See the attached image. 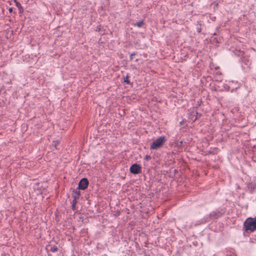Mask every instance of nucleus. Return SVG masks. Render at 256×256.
Wrapping results in <instances>:
<instances>
[{
    "label": "nucleus",
    "mask_w": 256,
    "mask_h": 256,
    "mask_svg": "<svg viewBox=\"0 0 256 256\" xmlns=\"http://www.w3.org/2000/svg\"><path fill=\"white\" fill-rule=\"evenodd\" d=\"M244 232H253L256 230V216L254 218H248L244 223Z\"/></svg>",
    "instance_id": "obj_1"
},
{
    "label": "nucleus",
    "mask_w": 256,
    "mask_h": 256,
    "mask_svg": "<svg viewBox=\"0 0 256 256\" xmlns=\"http://www.w3.org/2000/svg\"><path fill=\"white\" fill-rule=\"evenodd\" d=\"M166 138L164 136H161L154 140L150 146V150H156L161 148L166 142Z\"/></svg>",
    "instance_id": "obj_2"
},
{
    "label": "nucleus",
    "mask_w": 256,
    "mask_h": 256,
    "mask_svg": "<svg viewBox=\"0 0 256 256\" xmlns=\"http://www.w3.org/2000/svg\"><path fill=\"white\" fill-rule=\"evenodd\" d=\"M225 212V211L222 209H216L210 212L206 217L208 220H214L221 217Z\"/></svg>",
    "instance_id": "obj_3"
},
{
    "label": "nucleus",
    "mask_w": 256,
    "mask_h": 256,
    "mask_svg": "<svg viewBox=\"0 0 256 256\" xmlns=\"http://www.w3.org/2000/svg\"><path fill=\"white\" fill-rule=\"evenodd\" d=\"M130 171L134 174H140L142 172V167L140 164H134L130 166Z\"/></svg>",
    "instance_id": "obj_4"
},
{
    "label": "nucleus",
    "mask_w": 256,
    "mask_h": 256,
    "mask_svg": "<svg viewBox=\"0 0 256 256\" xmlns=\"http://www.w3.org/2000/svg\"><path fill=\"white\" fill-rule=\"evenodd\" d=\"M88 184L89 182L88 180L86 178H82L79 182L78 188L79 190H85L86 188H87Z\"/></svg>",
    "instance_id": "obj_5"
},
{
    "label": "nucleus",
    "mask_w": 256,
    "mask_h": 256,
    "mask_svg": "<svg viewBox=\"0 0 256 256\" xmlns=\"http://www.w3.org/2000/svg\"><path fill=\"white\" fill-rule=\"evenodd\" d=\"M242 63V66L244 68H248L250 65V62L248 58L246 56H243L240 58Z\"/></svg>",
    "instance_id": "obj_6"
},
{
    "label": "nucleus",
    "mask_w": 256,
    "mask_h": 256,
    "mask_svg": "<svg viewBox=\"0 0 256 256\" xmlns=\"http://www.w3.org/2000/svg\"><path fill=\"white\" fill-rule=\"evenodd\" d=\"M228 86L230 88H231L232 90H233L234 89H237L240 86V83L234 81L230 82Z\"/></svg>",
    "instance_id": "obj_7"
},
{
    "label": "nucleus",
    "mask_w": 256,
    "mask_h": 256,
    "mask_svg": "<svg viewBox=\"0 0 256 256\" xmlns=\"http://www.w3.org/2000/svg\"><path fill=\"white\" fill-rule=\"evenodd\" d=\"M80 190L78 188L76 189H74L72 192V195L73 198H79L80 196Z\"/></svg>",
    "instance_id": "obj_8"
},
{
    "label": "nucleus",
    "mask_w": 256,
    "mask_h": 256,
    "mask_svg": "<svg viewBox=\"0 0 256 256\" xmlns=\"http://www.w3.org/2000/svg\"><path fill=\"white\" fill-rule=\"evenodd\" d=\"M247 187L250 193H252L256 188V184L253 183H249L248 184Z\"/></svg>",
    "instance_id": "obj_9"
},
{
    "label": "nucleus",
    "mask_w": 256,
    "mask_h": 256,
    "mask_svg": "<svg viewBox=\"0 0 256 256\" xmlns=\"http://www.w3.org/2000/svg\"><path fill=\"white\" fill-rule=\"evenodd\" d=\"M14 2L16 4V7L18 8L20 12V13L23 12L24 10H23V8H22L21 4L19 2H17L16 0H14Z\"/></svg>",
    "instance_id": "obj_10"
},
{
    "label": "nucleus",
    "mask_w": 256,
    "mask_h": 256,
    "mask_svg": "<svg viewBox=\"0 0 256 256\" xmlns=\"http://www.w3.org/2000/svg\"><path fill=\"white\" fill-rule=\"evenodd\" d=\"M130 76L128 74L124 77V82L126 83L127 84H130L131 82L129 80Z\"/></svg>",
    "instance_id": "obj_11"
},
{
    "label": "nucleus",
    "mask_w": 256,
    "mask_h": 256,
    "mask_svg": "<svg viewBox=\"0 0 256 256\" xmlns=\"http://www.w3.org/2000/svg\"><path fill=\"white\" fill-rule=\"evenodd\" d=\"M223 256H236L232 250H226L224 253Z\"/></svg>",
    "instance_id": "obj_12"
},
{
    "label": "nucleus",
    "mask_w": 256,
    "mask_h": 256,
    "mask_svg": "<svg viewBox=\"0 0 256 256\" xmlns=\"http://www.w3.org/2000/svg\"><path fill=\"white\" fill-rule=\"evenodd\" d=\"M144 24V21L140 20V21L138 22L136 24H134V26H136L138 28H140Z\"/></svg>",
    "instance_id": "obj_13"
},
{
    "label": "nucleus",
    "mask_w": 256,
    "mask_h": 256,
    "mask_svg": "<svg viewBox=\"0 0 256 256\" xmlns=\"http://www.w3.org/2000/svg\"><path fill=\"white\" fill-rule=\"evenodd\" d=\"M253 160L256 162V146L253 150V156L252 157Z\"/></svg>",
    "instance_id": "obj_14"
},
{
    "label": "nucleus",
    "mask_w": 256,
    "mask_h": 256,
    "mask_svg": "<svg viewBox=\"0 0 256 256\" xmlns=\"http://www.w3.org/2000/svg\"><path fill=\"white\" fill-rule=\"evenodd\" d=\"M58 247L54 245L51 246L50 250L51 252H54L58 251Z\"/></svg>",
    "instance_id": "obj_15"
},
{
    "label": "nucleus",
    "mask_w": 256,
    "mask_h": 256,
    "mask_svg": "<svg viewBox=\"0 0 256 256\" xmlns=\"http://www.w3.org/2000/svg\"><path fill=\"white\" fill-rule=\"evenodd\" d=\"M74 198V200H72V204H75L76 205V204H77V200L78 198Z\"/></svg>",
    "instance_id": "obj_16"
},
{
    "label": "nucleus",
    "mask_w": 256,
    "mask_h": 256,
    "mask_svg": "<svg viewBox=\"0 0 256 256\" xmlns=\"http://www.w3.org/2000/svg\"><path fill=\"white\" fill-rule=\"evenodd\" d=\"M136 54V52H133L132 53L130 54V60H132V58H133V56H135Z\"/></svg>",
    "instance_id": "obj_17"
},
{
    "label": "nucleus",
    "mask_w": 256,
    "mask_h": 256,
    "mask_svg": "<svg viewBox=\"0 0 256 256\" xmlns=\"http://www.w3.org/2000/svg\"><path fill=\"white\" fill-rule=\"evenodd\" d=\"M150 159L151 156H150L146 155L144 158V160H146L147 161L149 160Z\"/></svg>",
    "instance_id": "obj_18"
},
{
    "label": "nucleus",
    "mask_w": 256,
    "mask_h": 256,
    "mask_svg": "<svg viewBox=\"0 0 256 256\" xmlns=\"http://www.w3.org/2000/svg\"><path fill=\"white\" fill-rule=\"evenodd\" d=\"M54 144L53 145L54 146V148H56V145L58 144V141H54Z\"/></svg>",
    "instance_id": "obj_19"
},
{
    "label": "nucleus",
    "mask_w": 256,
    "mask_h": 256,
    "mask_svg": "<svg viewBox=\"0 0 256 256\" xmlns=\"http://www.w3.org/2000/svg\"><path fill=\"white\" fill-rule=\"evenodd\" d=\"M196 31L198 33H200L201 32V28L200 27H198Z\"/></svg>",
    "instance_id": "obj_20"
},
{
    "label": "nucleus",
    "mask_w": 256,
    "mask_h": 256,
    "mask_svg": "<svg viewBox=\"0 0 256 256\" xmlns=\"http://www.w3.org/2000/svg\"><path fill=\"white\" fill-rule=\"evenodd\" d=\"M72 209L73 210H76V205L75 204H72Z\"/></svg>",
    "instance_id": "obj_21"
},
{
    "label": "nucleus",
    "mask_w": 256,
    "mask_h": 256,
    "mask_svg": "<svg viewBox=\"0 0 256 256\" xmlns=\"http://www.w3.org/2000/svg\"><path fill=\"white\" fill-rule=\"evenodd\" d=\"M100 26H98L96 28V31L100 32Z\"/></svg>",
    "instance_id": "obj_22"
},
{
    "label": "nucleus",
    "mask_w": 256,
    "mask_h": 256,
    "mask_svg": "<svg viewBox=\"0 0 256 256\" xmlns=\"http://www.w3.org/2000/svg\"><path fill=\"white\" fill-rule=\"evenodd\" d=\"M182 144V141L178 142V146H181Z\"/></svg>",
    "instance_id": "obj_23"
},
{
    "label": "nucleus",
    "mask_w": 256,
    "mask_h": 256,
    "mask_svg": "<svg viewBox=\"0 0 256 256\" xmlns=\"http://www.w3.org/2000/svg\"><path fill=\"white\" fill-rule=\"evenodd\" d=\"M196 118H195L194 120H196L198 118V117H197V116H200V114H199L198 112H196Z\"/></svg>",
    "instance_id": "obj_24"
},
{
    "label": "nucleus",
    "mask_w": 256,
    "mask_h": 256,
    "mask_svg": "<svg viewBox=\"0 0 256 256\" xmlns=\"http://www.w3.org/2000/svg\"><path fill=\"white\" fill-rule=\"evenodd\" d=\"M222 80V78H218L216 79V80L218 82H221Z\"/></svg>",
    "instance_id": "obj_25"
},
{
    "label": "nucleus",
    "mask_w": 256,
    "mask_h": 256,
    "mask_svg": "<svg viewBox=\"0 0 256 256\" xmlns=\"http://www.w3.org/2000/svg\"><path fill=\"white\" fill-rule=\"evenodd\" d=\"M8 11L10 13L12 12V8H9L8 9Z\"/></svg>",
    "instance_id": "obj_26"
},
{
    "label": "nucleus",
    "mask_w": 256,
    "mask_h": 256,
    "mask_svg": "<svg viewBox=\"0 0 256 256\" xmlns=\"http://www.w3.org/2000/svg\"><path fill=\"white\" fill-rule=\"evenodd\" d=\"M200 103H201V101L200 102H198V104H197V106H200Z\"/></svg>",
    "instance_id": "obj_27"
},
{
    "label": "nucleus",
    "mask_w": 256,
    "mask_h": 256,
    "mask_svg": "<svg viewBox=\"0 0 256 256\" xmlns=\"http://www.w3.org/2000/svg\"><path fill=\"white\" fill-rule=\"evenodd\" d=\"M101 256H108L106 254H103Z\"/></svg>",
    "instance_id": "obj_28"
},
{
    "label": "nucleus",
    "mask_w": 256,
    "mask_h": 256,
    "mask_svg": "<svg viewBox=\"0 0 256 256\" xmlns=\"http://www.w3.org/2000/svg\"><path fill=\"white\" fill-rule=\"evenodd\" d=\"M216 74H218V76H220V74H219V73H218V72H217Z\"/></svg>",
    "instance_id": "obj_29"
},
{
    "label": "nucleus",
    "mask_w": 256,
    "mask_h": 256,
    "mask_svg": "<svg viewBox=\"0 0 256 256\" xmlns=\"http://www.w3.org/2000/svg\"><path fill=\"white\" fill-rule=\"evenodd\" d=\"M138 59H136V62H138Z\"/></svg>",
    "instance_id": "obj_30"
},
{
    "label": "nucleus",
    "mask_w": 256,
    "mask_h": 256,
    "mask_svg": "<svg viewBox=\"0 0 256 256\" xmlns=\"http://www.w3.org/2000/svg\"><path fill=\"white\" fill-rule=\"evenodd\" d=\"M177 171L176 170H174V172H176Z\"/></svg>",
    "instance_id": "obj_31"
},
{
    "label": "nucleus",
    "mask_w": 256,
    "mask_h": 256,
    "mask_svg": "<svg viewBox=\"0 0 256 256\" xmlns=\"http://www.w3.org/2000/svg\"><path fill=\"white\" fill-rule=\"evenodd\" d=\"M254 78L256 80V78Z\"/></svg>",
    "instance_id": "obj_32"
}]
</instances>
